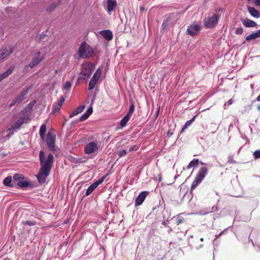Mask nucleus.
<instances>
[{"label":"nucleus","mask_w":260,"mask_h":260,"mask_svg":"<svg viewBox=\"0 0 260 260\" xmlns=\"http://www.w3.org/2000/svg\"><path fill=\"white\" fill-rule=\"evenodd\" d=\"M39 159L41 169H46L51 171L53 162L54 157L52 154H49L46 156L45 153L43 151H40L39 153Z\"/></svg>","instance_id":"f257e3e1"},{"label":"nucleus","mask_w":260,"mask_h":260,"mask_svg":"<svg viewBox=\"0 0 260 260\" xmlns=\"http://www.w3.org/2000/svg\"><path fill=\"white\" fill-rule=\"evenodd\" d=\"M78 52L81 58H87L93 55V50L91 47L84 42L81 44Z\"/></svg>","instance_id":"f03ea898"},{"label":"nucleus","mask_w":260,"mask_h":260,"mask_svg":"<svg viewBox=\"0 0 260 260\" xmlns=\"http://www.w3.org/2000/svg\"><path fill=\"white\" fill-rule=\"evenodd\" d=\"M207 174V169L205 167H202L199 171L194 180L191 184V190L194 189L202 182Z\"/></svg>","instance_id":"7ed1b4c3"},{"label":"nucleus","mask_w":260,"mask_h":260,"mask_svg":"<svg viewBox=\"0 0 260 260\" xmlns=\"http://www.w3.org/2000/svg\"><path fill=\"white\" fill-rule=\"evenodd\" d=\"M31 61L28 66L31 69L36 67L44 59V56L41 55L40 51L33 52L31 54Z\"/></svg>","instance_id":"20e7f679"},{"label":"nucleus","mask_w":260,"mask_h":260,"mask_svg":"<svg viewBox=\"0 0 260 260\" xmlns=\"http://www.w3.org/2000/svg\"><path fill=\"white\" fill-rule=\"evenodd\" d=\"M94 69L95 66L92 63L87 62L83 64L82 65V71L80 74L81 77L84 79L88 78Z\"/></svg>","instance_id":"39448f33"},{"label":"nucleus","mask_w":260,"mask_h":260,"mask_svg":"<svg viewBox=\"0 0 260 260\" xmlns=\"http://www.w3.org/2000/svg\"><path fill=\"white\" fill-rule=\"evenodd\" d=\"M55 136L51 132H48L47 135L46 144L50 151L55 150Z\"/></svg>","instance_id":"423d86ee"},{"label":"nucleus","mask_w":260,"mask_h":260,"mask_svg":"<svg viewBox=\"0 0 260 260\" xmlns=\"http://www.w3.org/2000/svg\"><path fill=\"white\" fill-rule=\"evenodd\" d=\"M220 18L219 15H215L205 19V25L207 28H212L218 23Z\"/></svg>","instance_id":"0eeeda50"},{"label":"nucleus","mask_w":260,"mask_h":260,"mask_svg":"<svg viewBox=\"0 0 260 260\" xmlns=\"http://www.w3.org/2000/svg\"><path fill=\"white\" fill-rule=\"evenodd\" d=\"M99 146L96 141H93L87 144L84 147V151L86 154H90L98 150Z\"/></svg>","instance_id":"6e6552de"},{"label":"nucleus","mask_w":260,"mask_h":260,"mask_svg":"<svg viewBox=\"0 0 260 260\" xmlns=\"http://www.w3.org/2000/svg\"><path fill=\"white\" fill-rule=\"evenodd\" d=\"M29 87L23 90L19 95H18L9 104V107H12L15 104L21 103L24 99L26 95L28 93Z\"/></svg>","instance_id":"1a4fd4ad"},{"label":"nucleus","mask_w":260,"mask_h":260,"mask_svg":"<svg viewBox=\"0 0 260 260\" xmlns=\"http://www.w3.org/2000/svg\"><path fill=\"white\" fill-rule=\"evenodd\" d=\"M51 171L46 170V169L40 168L38 175H37V178L40 183H44L46 180L47 177L49 176Z\"/></svg>","instance_id":"9d476101"},{"label":"nucleus","mask_w":260,"mask_h":260,"mask_svg":"<svg viewBox=\"0 0 260 260\" xmlns=\"http://www.w3.org/2000/svg\"><path fill=\"white\" fill-rule=\"evenodd\" d=\"M200 30V26L198 24L189 25L187 29V32L190 36H194L198 34Z\"/></svg>","instance_id":"9b49d317"},{"label":"nucleus","mask_w":260,"mask_h":260,"mask_svg":"<svg viewBox=\"0 0 260 260\" xmlns=\"http://www.w3.org/2000/svg\"><path fill=\"white\" fill-rule=\"evenodd\" d=\"M13 51V49L11 47L0 50V61L6 59Z\"/></svg>","instance_id":"f8f14e48"},{"label":"nucleus","mask_w":260,"mask_h":260,"mask_svg":"<svg viewBox=\"0 0 260 260\" xmlns=\"http://www.w3.org/2000/svg\"><path fill=\"white\" fill-rule=\"evenodd\" d=\"M148 192L147 191H143L141 192L137 197L135 200V206H140L144 202Z\"/></svg>","instance_id":"ddd939ff"},{"label":"nucleus","mask_w":260,"mask_h":260,"mask_svg":"<svg viewBox=\"0 0 260 260\" xmlns=\"http://www.w3.org/2000/svg\"><path fill=\"white\" fill-rule=\"evenodd\" d=\"M15 69V66H12L10 67L7 71L0 74V81L8 77L10 75L12 74L14 70Z\"/></svg>","instance_id":"4468645a"},{"label":"nucleus","mask_w":260,"mask_h":260,"mask_svg":"<svg viewBox=\"0 0 260 260\" xmlns=\"http://www.w3.org/2000/svg\"><path fill=\"white\" fill-rule=\"evenodd\" d=\"M18 129H19L16 126H15V124L8 125L6 131V133H7V136L8 137V138L9 139L14 134V132H16Z\"/></svg>","instance_id":"2eb2a0df"},{"label":"nucleus","mask_w":260,"mask_h":260,"mask_svg":"<svg viewBox=\"0 0 260 260\" xmlns=\"http://www.w3.org/2000/svg\"><path fill=\"white\" fill-rule=\"evenodd\" d=\"M243 24L246 27H254L257 25L256 22L249 19H241Z\"/></svg>","instance_id":"dca6fc26"},{"label":"nucleus","mask_w":260,"mask_h":260,"mask_svg":"<svg viewBox=\"0 0 260 260\" xmlns=\"http://www.w3.org/2000/svg\"><path fill=\"white\" fill-rule=\"evenodd\" d=\"M117 2L116 0H108L107 1V11L109 12H112L116 8Z\"/></svg>","instance_id":"f3484780"},{"label":"nucleus","mask_w":260,"mask_h":260,"mask_svg":"<svg viewBox=\"0 0 260 260\" xmlns=\"http://www.w3.org/2000/svg\"><path fill=\"white\" fill-rule=\"evenodd\" d=\"M260 37V29L258 30L257 31L252 32V34L249 35L246 37V41H250L252 40L256 39L257 38Z\"/></svg>","instance_id":"a211bd4d"},{"label":"nucleus","mask_w":260,"mask_h":260,"mask_svg":"<svg viewBox=\"0 0 260 260\" xmlns=\"http://www.w3.org/2000/svg\"><path fill=\"white\" fill-rule=\"evenodd\" d=\"M100 33L108 41H110L113 38L112 33L109 30H102Z\"/></svg>","instance_id":"6ab92c4d"},{"label":"nucleus","mask_w":260,"mask_h":260,"mask_svg":"<svg viewBox=\"0 0 260 260\" xmlns=\"http://www.w3.org/2000/svg\"><path fill=\"white\" fill-rule=\"evenodd\" d=\"M248 11L252 16L255 17V18L260 17V12L256 10L254 8L251 7H248Z\"/></svg>","instance_id":"aec40b11"},{"label":"nucleus","mask_w":260,"mask_h":260,"mask_svg":"<svg viewBox=\"0 0 260 260\" xmlns=\"http://www.w3.org/2000/svg\"><path fill=\"white\" fill-rule=\"evenodd\" d=\"M64 100H65L64 99L63 97H62L57 102V103H56L53 106V110H54V112H57V111H58L60 109V108H61V106H62V105Z\"/></svg>","instance_id":"412c9836"},{"label":"nucleus","mask_w":260,"mask_h":260,"mask_svg":"<svg viewBox=\"0 0 260 260\" xmlns=\"http://www.w3.org/2000/svg\"><path fill=\"white\" fill-rule=\"evenodd\" d=\"M85 108L84 105H82L79 106V107L75 109L71 114L70 115V117L72 118L78 114L80 113L82 111H83L84 109Z\"/></svg>","instance_id":"4be33fe9"},{"label":"nucleus","mask_w":260,"mask_h":260,"mask_svg":"<svg viewBox=\"0 0 260 260\" xmlns=\"http://www.w3.org/2000/svg\"><path fill=\"white\" fill-rule=\"evenodd\" d=\"M4 184L8 187H12L13 185L12 184V177L11 176H9L5 178L3 181Z\"/></svg>","instance_id":"5701e85b"},{"label":"nucleus","mask_w":260,"mask_h":260,"mask_svg":"<svg viewBox=\"0 0 260 260\" xmlns=\"http://www.w3.org/2000/svg\"><path fill=\"white\" fill-rule=\"evenodd\" d=\"M131 117L128 116V115H126L123 117V118L120 121V126L121 127H123L125 126L126 125V123L129 121Z\"/></svg>","instance_id":"b1692460"},{"label":"nucleus","mask_w":260,"mask_h":260,"mask_svg":"<svg viewBox=\"0 0 260 260\" xmlns=\"http://www.w3.org/2000/svg\"><path fill=\"white\" fill-rule=\"evenodd\" d=\"M17 185L21 188H26L30 185V184L25 180H20L17 182Z\"/></svg>","instance_id":"393cba45"},{"label":"nucleus","mask_w":260,"mask_h":260,"mask_svg":"<svg viewBox=\"0 0 260 260\" xmlns=\"http://www.w3.org/2000/svg\"><path fill=\"white\" fill-rule=\"evenodd\" d=\"M96 187L95 184H94V183L91 184L86 190V196H87L90 194Z\"/></svg>","instance_id":"a878e982"},{"label":"nucleus","mask_w":260,"mask_h":260,"mask_svg":"<svg viewBox=\"0 0 260 260\" xmlns=\"http://www.w3.org/2000/svg\"><path fill=\"white\" fill-rule=\"evenodd\" d=\"M46 125L44 124L42 125L40 127V129L39 133H40V137L42 140H44L45 134L46 133Z\"/></svg>","instance_id":"bb28decb"},{"label":"nucleus","mask_w":260,"mask_h":260,"mask_svg":"<svg viewBox=\"0 0 260 260\" xmlns=\"http://www.w3.org/2000/svg\"><path fill=\"white\" fill-rule=\"evenodd\" d=\"M101 74V69L100 68H98L95 71V73L93 75L91 79H94V81L97 82L98 80L99 79L100 76Z\"/></svg>","instance_id":"cd10ccee"},{"label":"nucleus","mask_w":260,"mask_h":260,"mask_svg":"<svg viewBox=\"0 0 260 260\" xmlns=\"http://www.w3.org/2000/svg\"><path fill=\"white\" fill-rule=\"evenodd\" d=\"M199 162V159H193L192 160H191L188 164V165L187 166V169H189L193 167H196L198 165Z\"/></svg>","instance_id":"c85d7f7f"},{"label":"nucleus","mask_w":260,"mask_h":260,"mask_svg":"<svg viewBox=\"0 0 260 260\" xmlns=\"http://www.w3.org/2000/svg\"><path fill=\"white\" fill-rule=\"evenodd\" d=\"M25 118L22 117L18 119L14 124H15V126H16L18 129L20 127V126L24 123L25 122Z\"/></svg>","instance_id":"c756f323"},{"label":"nucleus","mask_w":260,"mask_h":260,"mask_svg":"<svg viewBox=\"0 0 260 260\" xmlns=\"http://www.w3.org/2000/svg\"><path fill=\"white\" fill-rule=\"evenodd\" d=\"M196 116H194L190 120H188L186 122L185 124L183 126L182 129V131H184L185 129H186L188 126L191 125L192 122L194 121L195 119Z\"/></svg>","instance_id":"7c9ffc66"},{"label":"nucleus","mask_w":260,"mask_h":260,"mask_svg":"<svg viewBox=\"0 0 260 260\" xmlns=\"http://www.w3.org/2000/svg\"><path fill=\"white\" fill-rule=\"evenodd\" d=\"M96 83L97 82L94 81V79H91L89 83V90H91L93 89L94 88Z\"/></svg>","instance_id":"2f4dec72"},{"label":"nucleus","mask_w":260,"mask_h":260,"mask_svg":"<svg viewBox=\"0 0 260 260\" xmlns=\"http://www.w3.org/2000/svg\"><path fill=\"white\" fill-rule=\"evenodd\" d=\"M13 179L15 181H20L22 179H24L23 175L21 174H15L13 176Z\"/></svg>","instance_id":"473e14b6"},{"label":"nucleus","mask_w":260,"mask_h":260,"mask_svg":"<svg viewBox=\"0 0 260 260\" xmlns=\"http://www.w3.org/2000/svg\"><path fill=\"white\" fill-rule=\"evenodd\" d=\"M57 6V4H56L55 3H53L51 4L47 8V11H50V12L53 11L54 10V9H55V8Z\"/></svg>","instance_id":"72a5a7b5"},{"label":"nucleus","mask_w":260,"mask_h":260,"mask_svg":"<svg viewBox=\"0 0 260 260\" xmlns=\"http://www.w3.org/2000/svg\"><path fill=\"white\" fill-rule=\"evenodd\" d=\"M134 109H135L134 105L133 104L129 106L128 112L126 114V115L131 117V116H132V115L134 113Z\"/></svg>","instance_id":"f704fd0d"},{"label":"nucleus","mask_w":260,"mask_h":260,"mask_svg":"<svg viewBox=\"0 0 260 260\" xmlns=\"http://www.w3.org/2000/svg\"><path fill=\"white\" fill-rule=\"evenodd\" d=\"M106 176H103L96 181L94 182V184H95V185L96 186V187H98L100 184L103 182Z\"/></svg>","instance_id":"c9c22d12"},{"label":"nucleus","mask_w":260,"mask_h":260,"mask_svg":"<svg viewBox=\"0 0 260 260\" xmlns=\"http://www.w3.org/2000/svg\"><path fill=\"white\" fill-rule=\"evenodd\" d=\"M127 152L125 150H122L118 152V155L119 157L124 156L126 155Z\"/></svg>","instance_id":"e433bc0d"},{"label":"nucleus","mask_w":260,"mask_h":260,"mask_svg":"<svg viewBox=\"0 0 260 260\" xmlns=\"http://www.w3.org/2000/svg\"><path fill=\"white\" fill-rule=\"evenodd\" d=\"M64 89L66 90L69 89L71 87V83L70 81H67L64 84Z\"/></svg>","instance_id":"4c0bfd02"},{"label":"nucleus","mask_w":260,"mask_h":260,"mask_svg":"<svg viewBox=\"0 0 260 260\" xmlns=\"http://www.w3.org/2000/svg\"><path fill=\"white\" fill-rule=\"evenodd\" d=\"M253 155L254 156V157L255 159L259 158H260V150H256V151H254Z\"/></svg>","instance_id":"58836bf2"},{"label":"nucleus","mask_w":260,"mask_h":260,"mask_svg":"<svg viewBox=\"0 0 260 260\" xmlns=\"http://www.w3.org/2000/svg\"><path fill=\"white\" fill-rule=\"evenodd\" d=\"M88 118V115H87L85 113L81 116L80 117V121H83L87 119Z\"/></svg>","instance_id":"ea45409f"},{"label":"nucleus","mask_w":260,"mask_h":260,"mask_svg":"<svg viewBox=\"0 0 260 260\" xmlns=\"http://www.w3.org/2000/svg\"><path fill=\"white\" fill-rule=\"evenodd\" d=\"M92 108L90 107L86 110L85 113L89 117L92 114Z\"/></svg>","instance_id":"a19ab883"},{"label":"nucleus","mask_w":260,"mask_h":260,"mask_svg":"<svg viewBox=\"0 0 260 260\" xmlns=\"http://www.w3.org/2000/svg\"><path fill=\"white\" fill-rule=\"evenodd\" d=\"M243 32V29L242 27H238L235 30V33L238 35H241Z\"/></svg>","instance_id":"79ce46f5"},{"label":"nucleus","mask_w":260,"mask_h":260,"mask_svg":"<svg viewBox=\"0 0 260 260\" xmlns=\"http://www.w3.org/2000/svg\"><path fill=\"white\" fill-rule=\"evenodd\" d=\"M139 148V147L137 145H134L131 147L129 149V152H132L133 151H137Z\"/></svg>","instance_id":"37998d69"},{"label":"nucleus","mask_w":260,"mask_h":260,"mask_svg":"<svg viewBox=\"0 0 260 260\" xmlns=\"http://www.w3.org/2000/svg\"><path fill=\"white\" fill-rule=\"evenodd\" d=\"M184 220V218L178 217L177 220L176 221V224L179 225L182 223L183 221Z\"/></svg>","instance_id":"c03bdc74"},{"label":"nucleus","mask_w":260,"mask_h":260,"mask_svg":"<svg viewBox=\"0 0 260 260\" xmlns=\"http://www.w3.org/2000/svg\"><path fill=\"white\" fill-rule=\"evenodd\" d=\"M233 103V101L232 99H230L226 103L224 104V106H230L232 105Z\"/></svg>","instance_id":"a18cd8bd"},{"label":"nucleus","mask_w":260,"mask_h":260,"mask_svg":"<svg viewBox=\"0 0 260 260\" xmlns=\"http://www.w3.org/2000/svg\"><path fill=\"white\" fill-rule=\"evenodd\" d=\"M228 162L230 164H234L235 161L234 160L232 157H229Z\"/></svg>","instance_id":"49530a36"},{"label":"nucleus","mask_w":260,"mask_h":260,"mask_svg":"<svg viewBox=\"0 0 260 260\" xmlns=\"http://www.w3.org/2000/svg\"><path fill=\"white\" fill-rule=\"evenodd\" d=\"M218 210V209L217 206H213L212 208V211H210L209 212H215V211H217Z\"/></svg>","instance_id":"de8ad7c7"},{"label":"nucleus","mask_w":260,"mask_h":260,"mask_svg":"<svg viewBox=\"0 0 260 260\" xmlns=\"http://www.w3.org/2000/svg\"><path fill=\"white\" fill-rule=\"evenodd\" d=\"M254 3L256 6H260V0H255Z\"/></svg>","instance_id":"09e8293b"},{"label":"nucleus","mask_w":260,"mask_h":260,"mask_svg":"<svg viewBox=\"0 0 260 260\" xmlns=\"http://www.w3.org/2000/svg\"><path fill=\"white\" fill-rule=\"evenodd\" d=\"M26 224L29 225H34V224L31 221H27Z\"/></svg>","instance_id":"8fccbe9b"},{"label":"nucleus","mask_w":260,"mask_h":260,"mask_svg":"<svg viewBox=\"0 0 260 260\" xmlns=\"http://www.w3.org/2000/svg\"><path fill=\"white\" fill-rule=\"evenodd\" d=\"M256 100L257 101H260V94L257 97Z\"/></svg>","instance_id":"3c124183"},{"label":"nucleus","mask_w":260,"mask_h":260,"mask_svg":"<svg viewBox=\"0 0 260 260\" xmlns=\"http://www.w3.org/2000/svg\"><path fill=\"white\" fill-rule=\"evenodd\" d=\"M200 240H201V241H204V239L203 238H201L200 239Z\"/></svg>","instance_id":"603ef678"},{"label":"nucleus","mask_w":260,"mask_h":260,"mask_svg":"<svg viewBox=\"0 0 260 260\" xmlns=\"http://www.w3.org/2000/svg\"><path fill=\"white\" fill-rule=\"evenodd\" d=\"M257 108L260 111V105L258 106Z\"/></svg>","instance_id":"864d4df0"},{"label":"nucleus","mask_w":260,"mask_h":260,"mask_svg":"<svg viewBox=\"0 0 260 260\" xmlns=\"http://www.w3.org/2000/svg\"><path fill=\"white\" fill-rule=\"evenodd\" d=\"M215 193L217 196H219V193L218 192H216Z\"/></svg>","instance_id":"5fc2aeb1"},{"label":"nucleus","mask_w":260,"mask_h":260,"mask_svg":"<svg viewBox=\"0 0 260 260\" xmlns=\"http://www.w3.org/2000/svg\"><path fill=\"white\" fill-rule=\"evenodd\" d=\"M221 233H220L218 236H217V237H219V236L221 235Z\"/></svg>","instance_id":"6e6d98bb"},{"label":"nucleus","mask_w":260,"mask_h":260,"mask_svg":"<svg viewBox=\"0 0 260 260\" xmlns=\"http://www.w3.org/2000/svg\"><path fill=\"white\" fill-rule=\"evenodd\" d=\"M221 233H220L218 236H217V237H219V236L221 235Z\"/></svg>","instance_id":"4d7b16f0"},{"label":"nucleus","mask_w":260,"mask_h":260,"mask_svg":"<svg viewBox=\"0 0 260 260\" xmlns=\"http://www.w3.org/2000/svg\"><path fill=\"white\" fill-rule=\"evenodd\" d=\"M221 233H220L218 236H217V237H219V236L221 235Z\"/></svg>","instance_id":"13d9d810"},{"label":"nucleus","mask_w":260,"mask_h":260,"mask_svg":"<svg viewBox=\"0 0 260 260\" xmlns=\"http://www.w3.org/2000/svg\"><path fill=\"white\" fill-rule=\"evenodd\" d=\"M29 105H30V106H33L34 104H31V103H29Z\"/></svg>","instance_id":"bf43d9fd"},{"label":"nucleus","mask_w":260,"mask_h":260,"mask_svg":"<svg viewBox=\"0 0 260 260\" xmlns=\"http://www.w3.org/2000/svg\"><path fill=\"white\" fill-rule=\"evenodd\" d=\"M29 105H30V106H33L34 104H31V103H29Z\"/></svg>","instance_id":"052dcab7"},{"label":"nucleus","mask_w":260,"mask_h":260,"mask_svg":"<svg viewBox=\"0 0 260 260\" xmlns=\"http://www.w3.org/2000/svg\"><path fill=\"white\" fill-rule=\"evenodd\" d=\"M29 105H30V106H33L34 104H31V103H29Z\"/></svg>","instance_id":"680f3d73"},{"label":"nucleus","mask_w":260,"mask_h":260,"mask_svg":"<svg viewBox=\"0 0 260 260\" xmlns=\"http://www.w3.org/2000/svg\"><path fill=\"white\" fill-rule=\"evenodd\" d=\"M203 247V245H200V248H201V247Z\"/></svg>","instance_id":"e2e57ef3"},{"label":"nucleus","mask_w":260,"mask_h":260,"mask_svg":"<svg viewBox=\"0 0 260 260\" xmlns=\"http://www.w3.org/2000/svg\"><path fill=\"white\" fill-rule=\"evenodd\" d=\"M160 181H161V178H159Z\"/></svg>","instance_id":"0e129e2a"}]
</instances>
